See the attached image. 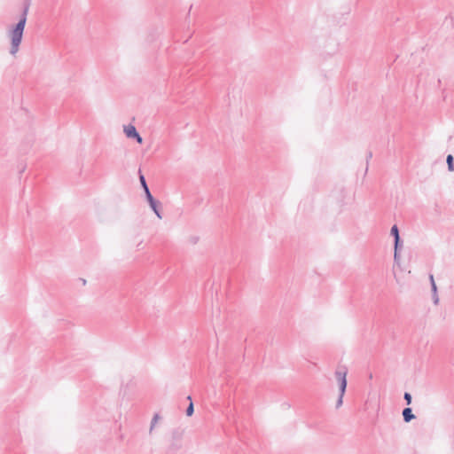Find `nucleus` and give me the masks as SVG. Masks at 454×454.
I'll use <instances>...</instances> for the list:
<instances>
[{"instance_id": "nucleus-1", "label": "nucleus", "mask_w": 454, "mask_h": 454, "mask_svg": "<svg viewBox=\"0 0 454 454\" xmlns=\"http://www.w3.org/2000/svg\"><path fill=\"white\" fill-rule=\"evenodd\" d=\"M29 5L26 4L19 22L8 31V36L11 41L10 54L15 56L20 50L22 41L23 32L27 22V16Z\"/></svg>"}, {"instance_id": "nucleus-2", "label": "nucleus", "mask_w": 454, "mask_h": 454, "mask_svg": "<svg viewBox=\"0 0 454 454\" xmlns=\"http://www.w3.org/2000/svg\"><path fill=\"white\" fill-rule=\"evenodd\" d=\"M347 373H348V372H347L346 368L338 369L335 371V373H334V376L338 381L339 389H340V395H339L338 400L336 402L337 408L340 407L343 403V396L345 395L346 388H347Z\"/></svg>"}, {"instance_id": "nucleus-3", "label": "nucleus", "mask_w": 454, "mask_h": 454, "mask_svg": "<svg viewBox=\"0 0 454 454\" xmlns=\"http://www.w3.org/2000/svg\"><path fill=\"white\" fill-rule=\"evenodd\" d=\"M123 131L127 137L135 138L138 144L143 143V138L137 131L135 126H133L131 124L124 126Z\"/></svg>"}, {"instance_id": "nucleus-4", "label": "nucleus", "mask_w": 454, "mask_h": 454, "mask_svg": "<svg viewBox=\"0 0 454 454\" xmlns=\"http://www.w3.org/2000/svg\"><path fill=\"white\" fill-rule=\"evenodd\" d=\"M145 196H146L147 201H148L151 208L153 209V211L155 213V215L158 216V218L161 219L162 218L161 214L158 209V202L154 200V198L153 197V195L151 194L150 192H147L145 193Z\"/></svg>"}, {"instance_id": "nucleus-5", "label": "nucleus", "mask_w": 454, "mask_h": 454, "mask_svg": "<svg viewBox=\"0 0 454 454\" xmlns=\"http://www.w3.org/2000/svg\"><path fill=\"white\" fill-rule=\"evenodd\" d=\"M341 196V206L350 205L353 201V196L347 191L340 192Z\"/></svg>"}, {"instance_id": "nucleus-6", "label": "nucleus", "mask_w": 454, "mask_h": 454, "mask_svg": "<svg viewBox=\"0 0 454 454\" xmlns=\"http://www.w3.org/2000/svg\"><path fill=\"white\" fill-rule=\"evenodd\" d=\"M403 417L405 422H410L415 418L411 408H405L403 411Z\"/></svg>"}, {"instance_id": "nucleus-7", "label": "nucleus", "mask_w": 454, "mask_h": 454, "mask_svg": "<svg viewBox=\"0 0 454 454\" xmlns=\"http://www.w3.org/2000/svg\"><path fill=\"white\" fill-rule=\"evenodd\" d=\"M160 417L158 413L154 414V416L153 417L152 419V421H151V425H150V428H149V433L152 434L153 429L155 428L158 421L160 420Z\"/></svg>"}, {"instance_id": "nucleus-8", "label": "nucleus", "mask_w": 454, "mask_h": 454, "mask_svg": "<svg viewBox=\"0 0 454 454\" xmlns=\"http://www.w3.org/2000/svg\"><path fill=\"white\" fill-rule=\"evenodd\" d=\"M139 181H140L141 185L145 191V193H146L147 192H150L148 185L146 184L145 178L142 174L139 175Z\"/></svg>"}, {"instance_id": "nucleus-9", "label": "nucleus", "mask_w": 454, "mask_h": 454, "mask_svg": "<svg viewBox=\"0 0 454 454\" xmlns=\"http://www.w3.org/2000/svg\"><path fill=\"white\" fill-rule=\"evenodd\" d=\"M447 164H448V168L450 171H453L454 170V164H453V156L451 154H449L447 156Z\"/></svg>"}, {"instance_id": "nucleus-10", "label": "nucleus", "mask_w": 454, "mask_h": 454, "mask_svg": "<svg viewBox=\"0 0 454 454\" xmlns=\"http://www.w3.org/2000/svg\"><path fill=\"white\" fill-rule=\"evenodd\" d=\"M390 234L394 237V239H396L397 236H399V230L396 225H393L390 230Z\"/></svg>"}, {"instance_id": "nucleus-11", "label": "nucleus", "mask_w": 454, "mask_h": 454, "mask_svg": "<svg viewBox=\"0 0 454 454\" xmlns=\"http://www.w3.org/2000/svg\"><path fill=\"white\" fill-rule=\"evenodd\" d=\"M429 279H430L433 294H435V293H437V287H436V285H435V282H434V276L430 275L429 276Z\"/></svg>"}, {"instance_id": "nucleus-12", "label": "nucleus", "mask_w": 454, "mask_h": 454, "mask_svg": "<svg viewBox=\"0 0 454 454\" xmlns=\"http://www.w3.org/2000/svg\"><path fill=\"white\" fill-rule=\"evenodd\" d=\"M402 247L400 236H397L396 239H395V251H398V249Z\"/></svg>"}, {"instance_id": "nucleus-13", "label": "nucleus", "mask_w": 454, "mask_h": 454, "mask_svg": "<svg viewBox=\"0 0 454 454\" xmlns=\"http://www.w3.org/2000/svg\"><path fill=\"white\" fill-rule=\"evenodd\" d=\"M193 411H194L193 403H191L186 409V415L192 416L193 414Z\"/></svg>"}, {"instance_id": "nucleus-14", "label": "nucleus", "mask_w": 454, "mask_h": 454, "mask_svg": "<svg viewBox=\"0 0 454 454\" xmlns=\"http://www.w3.org/2000/svg\"><path fill=\"white\" fill-rule=\"evenodd\" d=\"M394 262L397 265H399V263H400V255L398 254V251L394 252Z\"/></svg>"}, {"instance_id": "nucleus-15", "label": "nucleus", "mask_w": 454, "mask_h": 454, "mask_svg": "<svg viewBox=\"0 0 454 454\" xmlns=\"http://www.w3.org/2000/svg\"><path fill=\"white\" fill-rule=\"evenodd\" d=\"M403 398L406 401L407 404H410L411 403V395L410 393H404Z\"/></svg>"}, {"instance_id": "nucleus-16", "label": "nucleus", "mask_w": 454, "mask_h": 454, "mask_svg": "<svg viewBox=\"0 0 454 454\" xmlns=\"http://www.w3.org/2000/svg\"><path fill=\"white\" fill-rule=\"evenodd\" d=\"M433 299H434V303L437 304L438 301H439V298H438L437 293H435V294H433Z\"/></svg>"}, {"instance_id": "nucleus-17", "label": "nucleus", "mask_w": 454, "mask_h": 454, "mask_svg": "<svg viewBox=\"0 0 454 454\" xmlns=\"http://www.w3.org/2000/svg\"><path fill=\"white\" fill-rule=\"evenodd\" d=\"M143 244V241H140L138 244H137V247H140V246Z\"/></svg>"}]
</instances>
